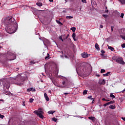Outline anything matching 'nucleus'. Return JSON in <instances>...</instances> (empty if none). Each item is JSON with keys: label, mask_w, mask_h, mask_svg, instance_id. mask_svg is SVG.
<instances>
[{"label": "nucleus", "mask_w": 125, "mask_h": 125, "mask_svg": "<svg viewBox=\"0 0 125 125\" xmlns=\"http://www.w3.org/2000/svg\"><path fill=\"white\" fill-rule=\"evenodd\" d=\"M86 94H87V90H84L83 91V95H85Z\"/></svg>", "instance_id": "412c9836"}, {"label": "nucleus", "mask_w": 125, "mask_h": 125, "mask_svg": "<svg viewBox=\"0 0 125 125\" xmlns=\"http://www.w3.org/2000/svg\"><path fill=\"white\" fill-rule=\"evenodd\" d=\"M101 73H105V69H101Z\"/></svg>", "instance_id": "e433bc0d"}, {"label": "nucleus", "mask_w": 125, "mask_h": 125, "mask_svg": "<svg viewBox=\"0 0 125 125\" xmlns=\"http://www.w3.org/2000/svg\"><path fill=\"white\" fill-rule=\"evenodd\" d=\"M115 62L118 63L119 64H122V65H125V62H124V59L121 57H118L115 59Z\"/></svg>", "instance_id": "20e7f679"}, {"label": "nucleus", "mask_w": 125, "mask_h": 125, "mask_svg": "<svg viewBox=\"0 0 125 125\" xmlns=\"http://www.w3.org/2000/svg\"><path fill=\"white\" fill-rule=\"evenodd\" d=\"M70 30L72 31V32H76V28L75 27H72L71 28Z\"/></svg>", "instance_id": "b1692460"}, {"label": "nucleus", "mask_w": 125, "mask_h": 125, "mask_svg": "<svg viewBox=\"0 0 125 125\" xmlns=\"http://www.w3.org/2000/svg\"><path fill=\"white\" fill-rule=\"evenodd\" d=\"M108 49H110L111 51H114V50H115V49L113 48L112 46H108Z\"/></svg>", "instance_id": "f3484780"}, {"label": "nucleus", "mask_w": 125, "mask_h": 125, "mask_svg": "<svg viewBox=\"0 0 125 125\" xmlns=\"http://www.w3.org/2000/svg\"><path fill=\"white\" fill-rule=\"evenodd\" d=\"M0 119H3L4 118V116L0 114Z\"/></svg>", "instance_id": "58836bf2"}, {"label": "nucleus", "mask_w": 125, "mask_h": 125, "mask_svg": "<svg viewBox=\"0 0 125 125\" xmlns=\"http://www.w3.org/2000/svg\"><path fill=\"white\" fill-rule=\"evenodd\" d=\"M107 105H109V103L104 104V107H106V106H107Z\"/></svg>", "instance_id": "37998d69"}, {"label": "nucleus", "mask_w": 125, "mask_h": 125, "mask_svg": "<svg viewBox=\"0 0 125 125\" xmlns=\"http://www.w3.org/2000/svg\"><path fill=\"white\" fill-rule=\"evenodd\" d=\"M82 2L86 3V0H82Z\"/></svg>", "instance_id": "a18cd8bd"}, {"label": "nucleus", "mask_w": 125, "mask_h": 125, "mask_svg": "<svg viewBox=\"0 0 125 125\" xmlns=\"http://www.w3.org/2000/svg\"><path fill=\"white\" fill-rule=\"evenodd\" d=\"M31 89H32L31 91H33V92L36 91V89H35L33 87H31Z\"/></svg>", "instance_id": "c03bdc74"}, {"label": "nucleus", "mask_w": 125, "mask_h": 125, "mask_svg": "<svg viewBox=\"0 0 125 125\" xmlns=\"http://www.w3.org/2000/svg\"><path fill=\"white\" fill-rule=\"evenodd\" d=\"M103 101H106V99L105 98L102 99Z\"/></svg>", "instance_id": "5fc2aeb1"}, {"label": "nucleus", "mask_w": 125, "mask_h": 125, "mask_svg": "<svg viewBox=\"0 0 125 125\" xmlns=\"http://www.w3.org/2000/svg\"><path fill=\"white\" fill-rule=\"evenodd\" d=\"M52 120L54 122H57V119L55 118V117L53 118Z\"/></svg>", "instance_id": "72a5a7b5"}, {"label": "nucleus", "mask_w": 125, "mask_h": 125, "mask_svg": "<svg viewBox=\"0 0 125 125\" xmlns=\"http://www.w3.org/2000/svg\"><path fill=\"white\" fill-rule=\"evenodd\" d=\"M109 108L110 109H112V110H114V109H115V108H116V106L113 105H110L109 106Z\"/></svg>", "instance_id": "4468645a"}, {"label": "nucleus", "mask_w": 125, "mask_h": 125, "mask_svg": "<svg viewBox=\"0 0 125 125\" xmlns=\"http://www.w3.org/2000/svg\"><path fill=\"white\" fill-rule=\"evenodd\" d=\"M31 90H32V87H31V88H28V89H27V92H30V91H31Z\"/></svg>", "instance_id": "2f4dec72"}, {"label": "nucleus", "mask_w": 125, "mask_h": 125, "mask_svg": "<svg viewBox=\"0 0 125 125\" xmlns=\"http://www.w3.org/2000/svg\"><path fill=\"white\" fill-rule=\"evenodd\" d=\"M4 24L6 26L5 30L8 34L15 33L18 28V24L12 17L4 19Z\"/></svg>", "instance_id": "f257e3e1"}, {"label": "nucleus", "mask_w": 125, "mask_h": 125, "mask_svg": "<svg viewBox=\"0 0 125 125\" xmlns=\"http://www.w3.org/2000/svg\"><path fill=\"white\" fill-rule=\"evenodd\" d=\"M72 38L75 42H76L77 41V40L76 39V33H73L72 34Z\"/></svg>", "instance_id": "ddd939ff"}, {"label": "nucleus", "mask_w": 125, "mask_h": 125, "mask_svg": "<svg viewBox=\"0 0 125 125\" xmlns=\"http://www.w3.org/2000/svg\"><path fill=\"white\" fill-rule=\"evenodd\" d=\"M123 32H123V34H125V29H123Z\"/></svg>", "instance_id": "13d9d810"}, {"label": "nucleus", "mask_w": 125, "mask_h": 125, "mask_svg": "<svg viewBox=\"0 0 125 125\" xmlns=\"http://www.w3.org/2000/svg\"><path fill=\"white\" fill-rule=\"evenodd\" d=\"M64 57L65 58H66V59H68V58H69V57H67V56L66 55H64Z\"/></svg>", "instance_id": "3c124183"}, {"label": "nucleus", "mask_w": 125, "mask_h": 125, "mask_svg": "<svg viewBox=\"0 0 125 125\" xmlns=\"http://www.w3.org/2000/svg\"><path fill=\"white\" fill-rule=\"evenodd\" d=\"M125 16V14L124 13H121V15L120 16V17L121 18H124V16Z\"/></svg>", "instance_id": "473e14b6"}, {"label": "nucleus", "mask_w": 125, "mask_h": 125, "mask_svg": "<svg viewBox=\"0 0 125 125\" xmlns=\"http://www.w3.org/2000/svg\"><path fill=\"white\" fill-rule=\"evenodd\" d=\"M101 55L102 57H103V58H104V59H105L107 57V55L103 54H101Z\"/></svg>", "instance_id": "4be33fe9"}, {"label": "nucleus", "mask_w": 125, "mask_h": 125, "mask_svg": "<svg viewBox=\"0 0 125 125\" xmlns=\"http://www.w3.org/2000/svg\"><path fill=\"white\" fill-rule=\"evenodd\" d=\"M6 58L8 60H14V59H16V54L11 51H9L7 52Z\"/></svg>", "instance_id": "7ed1b4c3"}, {"label": "nucleus", "mask_w": 125, "mask_h": 125, "mask_svg": "<svg viewBox=\"0 0 125 125\" xmlns=\"http://www.w3.org/2000/svg\"><path fill=\"white\" fill-rule=\"evenodd\" d=\"M25 80L22 77H20L17 79V83L18 85H22L24 83V81Z\"/></svg>", "instance_id": "39448f33"}, {"label": "nucleus", "mask_w": 125, "mask_h": 125, "mask_svg": "<svg viewBox=\"0 0 125 125\" xmlns=\"http://www.w3.org/2000/svg\"><path fill=\"white\" fill-rule=\"evenodd\" d=\"M23 106H25V103H23Z\"/></svg>", "instance_id": "774afa93"}, {"label": "nucleus", "mask_w": 125, "mask_h": 125, "mask_svg": "<svg viewBox=\"0 0 125 125\" xmlns=\"http://www.w3.org/2000/svg\"><path fill=\"white\" fill-rule=\"evenodd\" d=\"M103 16L104 18H107L108 17V15H103Z\"/></svg>", "instance_id": "a19ab883"}, {"label": "nucleus", "mask_w": 125, "mask_h": 125, "mask_svg": "<svg viewBox=\"0 0 125 125\" xmlns=\"http://www.w3.org/2000/svg\"><path fill=\"white\" fill-rule=\"evenodd\" d=\"M64 94H69L68 93H64Z\"/></svg>", "instance_id": "0e129e2a"}, {"label": "nucleus", "mask_w": 125, "mask_h": 125, "mask_svg": "<svg viewBox=\"0 0 125 125\" xmlns=\"http://www.w3.org/2000/svg\"><path fill=\"white\" fill-rule=\"evenodd\" d=\"M16 78L8 77L3 80L2 84L3 85V89L5 91H7L10 87V83L15 81Z\"/></svg>", "instance_id": "f03ea898"}, {"label": "nucleus", "mask_w": 125, "mask_h": 125, "mask_svg": "<svg viewBox=\"0 0 125 125\" xmlns=\"http://www.w3.org/2000/svg\"><path fill=\"white\" fill-rule=\"evenodd\" d=\"M36 4L38 5V6H42V2H37Z\"/></svg>", "instance_id": "dca6fc26"}, {"label": "nucleus", "mask_w": 125, "mask_h": 125, "mask_svg": "<svg viewBox=\"0 0 125 125\" xmlns=\"http://www.w3.org/2000/svg\"><path fill=\"white\" fill-rule=\"evenodd\" d=\"M113 29H114V26H111V32H113Z\"/></svg>", "instance_id": "de8ad7c7"}, {"label": "nucleus", "mask_w": 125, "mask_h": 125, "mask_svg": "<svg viewBox=\"0 0 125 125\" xmlns=\"http://www.w3.org/2000/svg\"><path fill=\"white\" fill-rule=\"evenodd\" d=\"M117 14H118V15H120V13L117 12Z\"/></svg>", "instance_id": "69168bd1"}, {"label": "nucleus", "mask_w": 125, "mask_h": 125, "mask_svg": "<svg viewBox=\"0 0 125 125\" xmlns=\"http://www.w3.org/2000/svg\"><path fill=\"white\" fill-rule=\"evenodd\" d=\"M81 55L83 58H87L89 56H90V55L85 53V52H83V53L81 54Z\"/></svg>", "instance_id": "423d86ee"}, {"label": "nucleus", "mask_w": 125, "mask_h": 125, "mask_svg": "<svg viewBox=\"0 0 125 125\" xmlns=\"http://www.w3.org/2000/svg\"><path fill=\"white\" fill-rule=\"evenodd\" d=\"M105 83H106V82L104 80H101L99 82V84H105Z\"/></svg>", "instance_id": "9b49d317"}, {"label": "nucleus", "mask_w": 125, "mask_h": 125, "mask_svg": "<svg viewBox=\"0 0 125 125\" xmlns=\"http://www.w3.org/2000/svg\"><path fill=\"white\" fill-rule=\"evenodd\" d=\"M105 101L108 102V101H110V100H106V99H105Z\"/></svg>", "instance_id": "052dcab7"}, {"label": "nucleus", "mask_w": 125, "mask_h": 125, "mask_svg": "<svg viewBox=\"0 0 125 125\" xmlns=\"http://www.w3.org/2000/svg\"><path fill=\"white\" fill-rule=\"evenodd\" d=\"M120 37L121 38H122V39H123V40H124V41H125V36L121 35Z\"/></svg>", "instance_id": "c85d7f7f"}, {"label": "nucleus", "mask_w": 125, "mask_h": 125, "mask_svg": "<svg viewBox=\"0 0 125 125\" xmlns=\"http://www.w3.org/2000/svg\"><path fill=\"white\" fill-rule=\"evenodd\" d=\"M65 83H66L65 81L62 82V84H63V85H65Z\"/></svg>", "instance_id": "864d4df0"}, {"label": "nucleus", "mask_w": 125, "mask_h": 125, "mask_svg": "<svg viewBox=\"0 0 125 125\" xmlns=\"http://www.w3.org/2000/svg\"><path fill=\"white\" fill-rule=\"evenodd\" d=\"M88 99H91V100H93V98H92V96H89L88 97Z\"/></svg>", "instance_id": "79ce46f5"}, {"label": "nucleus", "mask_w": 125, "mask_h": 125, "mask_svg": "<svg viewBox=\"0 0 125 125\" xmlns=\"http://www.w3.org/2000/svg\"><path fill=\"white\" fill-rule=\"evenodd\" d=\"M110 97H111V98H115V95H114L113 93H111L110 95Z\"/></svg>", "instance_id": "bb28decb"}, {"label": "nucleus", "mask_w": 125, "mask_h": 125, "mask_svg": "<svg viewBox=\"0 0 125 125\" xmlns=\"http://www.w3.org/2000/svg\"><path fill=\"white\" fill-rule=\"evenodd\" d=\"M66 19H72L73 18V16H68L66 17Z\"/></svg>", "instance_id": "5701e85b"}, {"label": "nucleus", "mask_w": 125, "mask_h": 125, "mask_svg": "<svg viewBox=\"0 0 125 125\" xmlns=\"http://www.w3.org/2000/svg\"><path fill=\"white\" fill-rule=\"evenodd\" d=\"M100 28H101V29H102L103 28V25H102V24H101L100 25Z\"/></svg>", "instance_id": "603ef678"}, {"label": "nucleus", "mask_w": 125, "mask_h": 125, "mask_svg": "<svg viewBox=\"0 0 125 125\" xmlns=\"http://www.w3.org/2000/svg\"><path fill=\"white\" fill-rule=\"evenodd\" d=\"M115 103V101H110L108 102V104L110 105V104H114Z\"/></svg>", "instance_id": "cd10ccee"}, {"label": "nucleus", "mask_w": 125, "mask_h": 125, "mask_svg": "<svg viewBox=\"0 0 125 125\" xmlns=\"http://www.w3.org/2000/svg\"><path fill=\"white\" fill-rule=\"evenodd\" d=\"M122 120H123V121H125V117H122Z\"/></svg>", "instance_id": "6e6d98bb"}, {"label": "nucleus", "mask_w": 125, "mask_h": 125, "mask_svg": "<svg viewBox=\"0 0 125 125\" xmlns=\"http://www.w3.org/2000/svg\"><path fill=\"white\" fill-rule=\"evenodd\" d=\"M62 37L63 40H65V38H66V35H62Z\"/></svg>", "instance_id": "49530a36"}, {"label": "nucleus", "mask_w": 125, "mask_h": 125, "mask_svg": "<svg viewBox=\"0 0 125 125\" xmlns=\"http://www.w3.org/2000/svg\"><path fill=\"white\" fill-rule=\"evenodd\" d=\"M89 120H90L93 122V123H95V117H92V116H90L88 117Z\"/></svg>", "instance_id": "6e6552de"}, {"label": "nucleus", "mask_w": 125, "mask_h": 125, "mask_svg": "<svg viewBox=\"0 0 125 125\" xmlns=\"http://www.w3.org/2000/svg\"><path fill=\"white\" fill-rule=\"evenodd\" d=\"M61 41H62V42H64V40H63V39H62Z\"/></svg>", "instance_id": "e2e57ef3"}, {"label": "nucleus", "mask_w": 125, "mask_h": 125, "mask_svg": "<svg viewBox=\"0 0 125 125\" xmlns=\"http://www.w3.org/2000/svg\"><path fill=\"white\" fill-rule=\"evenodd\" d=\"M101 52L102 53V54H104V53H105V51L104 50H101Z\"/></svg>", "instance_id": "4c0bfd02"}, {"label": "nucleus", "mask_w": 125, "mask_h": 125, "mask_svg": "<svg viewBox=\"0 0 125 125\" xmlns=\"http://www.w3.org/2000/svg\"><path fill=\"white\" fill-rule=\"evenodd\" d=\"M56 21L58 24H59L60 25H63V23L61 22L60 21L56 20Z\"/></svg>", "instance_id": "aec40b11"}, {"label": "nucleus", "mask_w": 125, "mask_h": 125, "mask_svg": "<svg viewBox=\"0 0 125 125\" xmlns=\"http://www.w3.org/2000/svg\"><path fill=\"white\" fill-rule=\"evenodd\" d=\"M42 114H43V112L42 111H40L38 116H39V118H41V119H43L44 116H43Z\"/></svg>", "instance_id": "0eeeda50"}, {"label": "nucleus", "mask_w": 125, "mask_h": 125, "mask_svg": "<svg viewBox=\"0 0 125 125\" xmlns=\"http://www.w3.org/2000/svg\"><path fill=\"white\" fill-rule=\"evenodd\" d=\"M62 38H63V37H62V36H59V40H62Z\"/></svg>", "instance_id": "8fccbe9b"}, {"label": "nucleus", "mask_w": 125, "mask_h": 125, "mask_svg": "<svg viewBox=\"0 0 125 125\" xmlns=\"http://www.w3.org/2000/svg\"><path fill=\"white\" fill-rule=\"evenodd\" d=\"M58 52H61V53H62L60 51H58Z\"/></svg>", "instance_id": "338daca9"}, {"label": "nucleus", "mask_w": 125, "mask_h": 125, "mask_svg": "<svg viewBox=\"0 0 125 125\" xmlns=\"http://www.w3.org/2000/svg\"><path fill=\"white\" fill-rule=\"evenodd\" d=\"M34 114H36V115H38L39 113H40V111H34Z\"/></svg>", "instance_id": "393cba45"}, {"label": "nucleus", "mask_w": 125, "mask_h": 125, "mask_svg": "<svg viewBox=\"0 0 125 125\" xmlns=\"http://www.w3.org/2000/svg\"><path fill=\"white\" fill-rule=\"evenodd\" d=\"M19 70V68H16V71H18Z\"/></svg>", "instance_id": "680f3d73"}, {"label": "nucleus", "mask_w": 125, "mask_h": 125, "mask_svg": "<svg viewBox=\"0 0 125 125\" xmlns=\"http://www.w3.org/2000/svg\"><path fill=\"white\" fill-rule=\"evenodd\" d=\"M44 96L46 101H49V98H48V96H47V94H46V93H44Z\"/></svg>", "instance_id": "9d476101"}, {"label": "nucleus", "mask_w": 125, "mask_h": 125, "mask_svg": "<svg viewBox=\"0 0 125 125\" xmlns=\"http://www.w3.org/2000/svg\"><path fill=\"white\" fill-rule=\"evenodd\" d=\"M120 2H121L122 4H125V0H118Z\"/></svg>", "instance_id": "a211bd4d"}, {"label": "nucleus", "mask_w": 125, "mask_h": 125, "mask_svg": "<svg viewBox=\"0 0 125 125\" xmlns=\"http://www.w3.org/2000/svg\"><path fill=\"white\" fill-rule=\"evenodd\" d=\"M111 74L110 72H108L107 73H106V74H103L104 77H108V76H109V75H110Z\"/></svg>", "instance_id": "2eb2a0df"}, {"label": "nucleus", "mask_w": 125, "mask_h": 125, "mask_svg": "<svg viewBox=\"0 0 125 125\" xmlns=\"http://www.w3.org/2000/svg\"><path fill=\"white\" fill-rule=\"evenodd\" d=\"M33 101H34V99L31 98V99H29L30 103H32Z\"/></svg>", "instance_id": "c756f323"}, {"label": "nucleus", "mask_w": 125, "mask_h": 125, "mask_svg": "<svg viewBox=\"0 0 125 125\" xmlns=\"http://www.w3.org/2000/svg\"><path fill=\"white\" fill-rule=\"evenodd\" d=\"M49 1H50V2H52L53 1V0H49Z\"/></svg>", "instance_id": "bf43d9fd"}, {"label": "nucleus", "mask_w": 125, "mask_h": 125, "mask_svg": "<svg viewBox=\"0 0 125 125\" xmlns=\"http://www.w3.org/2000/svg\"><path fill=\"white\" fill-rule=\"evenodd\" d=\"M49 57V54H47V56L45 57V59L46 60H48Z\"/></svg>", "instance_id": "a878e982"}, {"label": "nucleus", "mask_w": 125, "mask_h": 125, "mask_svg": "<svg viewBox=\"0 0 125 125\" xmlns=\"http://www.w3.org/2000/svg\"><path fill=\"white\" fill-rule=\"evenodd\" d=\"M79 68L81 71H84V69H85V66L83 64H81Z\"/></svg>", "instance_id": "1a4fd4ad"}, {"label": "nucleus", "mask_w": 125, "mask_h": 125, "mask_svg": "<svg viewBox=\"0 0 125 125\" xmlns=\"http://www.w3.org/2000/svg\"><path fill=\"white\" fill-rule=\"evenodd\" d=\"M95 47L97 50H100V48H99V45H98V43H96L95 44Z\"/></svg>", "instance_id": "f8f14e48"}, {"label": "nucleus", "mask_w": 125, "mask_h": 125, "mask_svg": "<svg viewBox=\"0 0 125 125\" xmlns=\"http://www.w3.org/2000/svg\"><path fill=\"white\" fill-rule=\"evenodd\" d=\"M69 37H70V35L67 34L66 37L65 38H64V40H67L68 38H69Z\"/></svg>", "instance_id": "f704fd0d"}, {"label": "nucleus", "mask_w": 125, "mask_h": 125, "mask_svg": "<svg viewBox=\"0 0 125 125\" xmlns=\"http://www.w3.org/2000/svg\"><path fill=\"white\" fill-rule=\"evenodd\" d=\"M54 113V112L52 110H50L48 111L49 115H53Z\"/></svg>", "instance_id": "6ab92c4d"}, {"label": "nucleus", "mask_w": 125, "mask_h": 125, "mask_svg": "<svg viewBox=\"0 0 125 125\" xmlns=\"http://www.w3.org/2000/svg\"><path fill=\"white\" fill-rule=\"evenodd\" d=\"M56 71L57 72L56 74L58 75V70L57 69V70H56Z\"/></svg>", "instance_id": "4d7b16f0"}, {"label": "nucleus", "mask_w": 125, "mask_h": 125, "mask_svg": "<svg viewBox=\"0 0 125 125\" xmlns=\"http://www.w3.org/2000/svg\"><path fill=\"white\" fill-rule=\"evenodd\" d=\"M121 46L123 48H125V43H124L122 44Z\"/></svg>", "instance_id": "c9c22d12"}, {"label": "nucleus", "mask_w": 125, "mask_h": 125, "mask_svg": "<svg viewBox=\"0 0 125 125\" xmlns=\"http://www.w3.org/2000/svg\"><path fill=\"white\" fill-rule=\"evenodd\" d=\"M35 62H34V61H30V64H31V65H34V64H35Z\"/></svg>", "instance_id": "7c9ffc66"}, {"label": "nucleus", "mask_w": 125, "mask_h": 125, "mask_svg": "<svg viewBox=\"0 0 125 125\" xmlns=\"http://www.w3.org/2000/svg\"><path fill=\"white\" fill-rule=\"evenodd\" d=\"M105 12H109V10L107 9V7H105Z\"/></svg>", "instance_id": "09e8293b"}, {"label": "nucleus", "mask_w": 125, "mask_h": 125, "mask_svg": "<svg viewBox=\"0 0 125 125\" xmlns=\"http://www.w3.org/2000/svg\"><path fill=\"white\" fill-rule=\"evenodd\" d=\"M61 53H62V55H61V58H63V57H64V54H63V51H61Z\"/></svg>", "instance_id": "ea45409f"}]
</instances>
